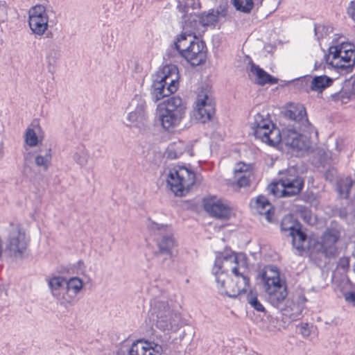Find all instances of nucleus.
<instances>
[{"label":"nucleus","mask_w":355,"mask_h":355,"mask_svg":"<svg viewBox=\"0 0 355 355\" xmlns=\"http://www.w3.org/2000/svg\"><path fill=\"white\" fill-rule=\"evenodd\" d=\"M83 288V282L78 277H72L69 281L66 280V293L72 291L76 295Z\"/></svg>","instance_id":"f704fd0d"},{"label":"nucleus","mask_w":355,"mask_h":355,"mask_svg":"<svg viewBox=\"0 0 355 355\" xmlns=\"http://www.w3.org/2000/svg\"><path fill=\"white\" fill-rule=\"evenodd\" d=\"M321 66V64H319L318 62H315L314 64V70H318Z\"/></svg>","instance_id":"8fccbe9b"},{"label":"nucleus","mask_w":355,"mask_h":355,"mask_svg":"<svg viewBox=\"0 0 355 355\" xmlns=\"http://www.w3.org/2000/svg\"><path fill=\"white\" fill-rule=\"evenodd\" d=\"M354 184V181L350 178L340 179L337 183V191L342 198H347L349 191Z\"/></svg>","instance_id":"c85d7f7f"},{"label":"nucleus","mask_w":355,"mask_h":355,"mask_svg":"<svg viewBox=\"0 0 355 355\" xmlns=\"http://www.w3.org/2000/svg\"><path fill=\"white\" fill-rule=\"evenodd\" d=\"M148 226L157 241L158 248V251L155 254L157 257L159 258L163 256V262L171 260L173 257L175 241L171 226L158 224L155 222H150Z\"/></svg>","instance_id":"0eeeda50"},{"label":"nucleus","mask_w":355,"mask_h":355,"mask_svg":"<svg viewBox=\"0 0 355 355\" xmlns=\"http://www.w3.org/2000/svg\"><path fill=\"white\" fill-rule=\"evenodd\" d=\"M331 98L336 103H347L355 98V76L345 80L340 90L331 94Z\"/></svg>","instance_id":"aec40b11"},{"label":"nucleus","mask_w":355,"mask_h":355,"mask_svg":"<svg viewBox=\"0 0 355 355\" xmlns=\"http://www.w3.org/2000/svg\"><path fill=\"white\" fill-rule=\"evenodd\" d=\"M49 286L52 295L59 298L66 293V279L60 276L53 277L49 280Z\"/></svg>","instance_id":"b1692460"},{"label":"nucleus","mask_w":355,"mask_h":355,"mask_svg":"<svg viewBox=\"0 0 355 355\" xmlns=\"http://www.w3.org/2000/svg\"><path fill=\"white\" fill-rule=\"evenodd\" d=\"M280 184L279 182L276 184H272L268 187L269 192L275 197H284L282 195V189H279L278 185Z\"/></svg>","instance_id":"a19ab883"},{"label":"nucleus","mask_w":355,"mask_h":355,"mask_svg":"<svg viewBox=\"0 0 355 355\" xmlns=\"http://www.w3.org/2000/svg\"><path fill=\"white\" fill-rule=\"evenodd\" d=\"M268 302L274 307L282 310V315L292 321L297 320L302 315L303 306L301 304L292 302L282 308L288 295L284 282L281 281L279 272L273 266L267 268V270L261 275Z\"/></svg>","instance_id":"7ed1b4c3"},{"label":"nucleus","mask_w":355,"mask_h":355,"mask_svg":"<svg viewBox=\"0 0 355 355\" xmlns=\"http://www.w3.org/2000/svg\"><path fill=\"white\" fill-rule=\"evenodd\" d=\"M347 14L354 21H355V0L351 1L347 8Z\"/></svg>","instance_id":"49530a36"},{"label":"nucleus","mask_w":355,"mask_h":355,"mask_svg":"<svg viewBox=\"0 0 355 355\" xmlns=\"http://www.w3.org/2000/svg\"><path fill=\"white\" fill-rule=\"evenodd\" d=\"M195 40H196V37L193 36H189V34L182 31L181 34L177 36L173 45L168 50V57H173L175 55L181 56L183 49L190 45V42H194Z\"/></svg>","instance_id":"4be33fe9"},{"label":"nucleus","mask_w":355,"mask_h":355,"mask_svg":"<svg viewBox=\"0 0 355 355\" xmlns=\"http://www.w3.org/2000/svg\"><path fill=\"white\" fill-rule=\"evenodd\" d=\"M58 60V55L55 50H49L46 55L48 71L53 73Z\"/></svg>","instance_id":"e433bc0d"},{"label":"nucleus","mask_w":355,"mask_h":355,"mask_svg":"<svg viewBox=\"0 0 355 355\" xmlns=\"http://www.w3.org/2000/svg\"><path fill=\"white\" fill-rule=\"evenodd\" d=\"M312 327H313L310 326L308 323H301L297 326L300 334L304 338H307L310 336L311 332V328Z\"/></svg>","instance_id":"ea45409f"},{"label":"nucleus","mask_w":355,"mask_h":355,"mask_svg":"<svg viewBox=\"0 0 355 355\" xmlns=\"http://www.w3.org/2000/svg\"><path fill=\"white\" fill-rule=\"evenodd\" d=\"M61 296L58 298L59 300V304L63 306L65 309L68 310L73 304V302L71 299H67L65 297L64 294H62Z\"/></svg>","instance_id":"79ce46f5"},{"label":"nucleus","mask_w":355,"mask_h":355,"mask_svg":"<svg viewBox=\"0 0 355 355\" xmlns=\"http://www.w3.org/2000/svg\"><path fill=\"white\" fill-rule=\"evenodd\" d=\"M329 55H324L326 63L332 67L352 71L355 65V48L351 44L343 43L338 46H331Z\"/></svg>","instance_id":"6e6552de"},{"label":"nucleus","mask_w":355,"mask_h":355,"mask_svg":"<svg viewBox=\"0 0 355 355\" xmlns=\"http://www.w3.org/2000/svg\"><path fill=\"white\" fill-rule=\"evenodd\" d=\"M212 273L221 295L235 298L245 293L249 287L246 263L245 261L241 263L234 252L217 253Z\"/></svg>","instance_id":"f03ea898"},{"label":"nucleus","mask_w":355,"mask_h":355,"mask_svg":"<svg viewBox=\"0 0 355 355\" xmlns=\"http://www.w3.org/2000/svg\"><path fill=\"white\" fill-rule=\"evenodd\" d=\"M250 206L254 209L255 211L261 215H265L268 222L271 223L272 221V216L274 211L273 208L268 198L264 196H259L255 200H252L250 202Z\"/></svg>","instance_id":"412c9836"},{"label":"nucleus","mask_w":355,"mask_h":355,"mask_svg":"<svg viewBox=\"0 0 355 355\" xmlns=\"http://www.w3.org/2000/svg\"><path fill=\"white\" fill-rule=\"evenodd\" d=\"M166 182L176 196H183L194 184L195 173L184 166H178L170 171Z\"/></svg>","instance_id":"1a4fd4ad"},{"label":"nucleus","mask_w":355,"mask_h":355,"mask_svg":"<svg viewBox=\"0 0 355 355\" xmlns=\"http://www.w3.org/2000/svg\"><path fill=\"white\" fill-rule=\"evenodd\" d=\"M332 31L333 28L330 25L324 24H315L314 25L315 36L316 37L318 41L323 38H325Z\"/></svg>","instance_id":"473e14b6"},{"label":"nucleus","mask_w":355,"mask_h":355,"mask_svg":"<svg viewBox=\"0 0 355 355\" xmlns=\"http://www.w3.org/2000/svg\"><path fill=\"white\" fill-rule=\"evenodd\" d=\"M281 230L284 232H288L291 236V233H293L294 230L301 227L300 224L297 220L293 219L292 215L285 216L281 222Z\"/></svg>","instance_id":"cd10ccee"},{"label":"nucleus","mask_w":355,"mask_h":355,"mask_svg":"<svg viewBox=\"0 0 355 355\" xmlns=\"http://www.w3.org/2000/svg\"><path fill=\"white\" fill-rule=\"evenodd\" d=\"M40 154L35 156V163L38 167L42 168L43 170L46 171L51 162V149L46 148L44 154H42V150H40Z\"/></svg>","instance_id":"bb28decb"},{"label":"nucleus","mask_w":355,"mask_h":355,"mask_svg":"<svg viewBox=\"0 0 355 355\" xmlns=\"http://www.w3.org/2000/svg\"><path fill=\"white\" fill-rule=\"evenodd\" d=\"M285 116L293 124H288L280 130L272 123L268 114L257 113L254 116V121L250 125L257 139L270 146H275L280 141L286 146L299 150L307 149L309 141L300 132H311L306 109L302 104L291 105L286 111Z\"/></svg>","instance_id":"f257e3e1"},{"label":"nucleus","mask_w":355,"mask_h":355,"mask_svg":"<svg viewBox=\"0 0 355 355\" xmlns=\"http://www.w3.org/2000/svg\"><path fill=\"white\" fill-rule=\"evenodd\" d=\"M177 8L180 12H188L189 10L198 9L200 6L199 0H177Z\"/></svg>","instance_id":"c756f323"},{"label":"nucleus","mask_w":355,"mask_h":355,"mask_svg":"<svg viewBox=\"0 0 355 355\" xmlns=\"http://www.w3.org/2000/svg\"><path fill=\"white\" fill-rule=\"evenodd\" d=\"M345 300L355 306V293L353 291L346 292L343 294Z\"/></svg>","instance_id":"a18cd8bd"},{"label":"nucleus","mask_w":355,"mask_h":355,"mask_svg":"<svg viewBox=\"0 0 355 355\" xmlns=\"http://www.w3.org/2000/svg\"><path fill=\"white\" fill-rule=\"evenodd\" d=\"M349 266V259L347 257H342L339 259L337 267L341 268L343 271H346Z\"/></svg>","instance_id":"37998d69"},{"label":"nucleus","mask_w":355,"mask_h":355,"mask_svg":"<svg viewBox=\"0 0 355 355\" xmlns=\"http://www.w3.org/2000/svg\"><path fill=\"white\" fill-rule=\"evenodd\" d=\"M206 46L204 42L198 38L190 42V45L183 49L182 57L184 58L191 65L198 66L206 59Z\"/></svg>","instance_id":"dca6fc26"},{"label":"nucleus","mask_w":355,"mask_h":355,"mask_svg":"<svg viewBox=\"0 0 355 355\" xmlns=\"http://www.w3.org/2000/svg\"><path fill=\"white\" fill-rule=\"evenodd\" d=\"M291 236L293 247L300 252L304 251L306 248L305 243L307 242V236L301 230V227L291 233Z\"/></svg>","instance_id":"a878e982"},{"label":"nucleus","mask_w":355,"mask_h":355,"mask_svg":"<svg viewBox=\"0 0 355 355\" xmlns=\"http://www.w3.org/2000/svg\"><path fill=\"white\" fill-rule=\"evenodd\" d=\"M25 141L28 146L31 147L36 146L38 144V137L32 128H28L25 135Z\"/></svg>","instance_id":"58836bf2"},{"label":"nucleus","mask_w":355,"mask_h":355,"mask_svg":"<svg viewBox=\"0 0 355 355\" xmlns=\"http://www.w3.org/2000/svg\"><path fill=\"white\" fill-rule=\"evenodd\" d=\"M236 10L243 13H250L254 7L253 0H232Z\"/></svg>","instance_id":"72a5a7b5"},{"label":"nucleus","mask_w":355,"mask_h":355,"mask_svg":"<svg viewBox=\"0 0 355 355\" xmlns=\"http://www.w3.org/2000/svg\"><path fill=\"white\" fill-rule=\"evenodd\" d=\"M182 28V31L189 34V36H193L198 38L206 31V27L215 26L218 21L219 15L225 17L227 15V10L223 9L219 10H209L207 13L196 15L193 10H189L188 12H181Z\"/></svg>","instance_id":"39448f33"},{"label":"nucleus","mask_w":355,"mask_h":355,"mask_svg":"<svg viewBox=\"0 0 355 355\" xmlns=\"http://www.w3.org/2000/svg\"><path fill=\"white\" fill-rule=\"evenodd\" d=\"M333 83V79L327 76H316L311 81L310 88L312 91L318 93L329 87Z\"/></svg>","instance_id":"393cba45"},{"label":"nucleus","mask_w":355,"mask_h":355,"mask_svg":"<svg viewBox=\"0 0 355 355\" xmlns=\"http://www.w3.org/2000/svg\"><path fill=\"white\" fill-rule=\"evenodd\" d=\"M186 107L180 97L173 96L168 98L165 110L159 116L161 124L168 131L178 126L185 114Z\"/></svg>","instance_id":"9d476101"},{"label":"nucleus","mask_w":355,"mask_h":355,"mask_svg":"<svg viewBox=\"0 0 355 355\" xmlns=\"http://www.w3.org/2000/svg\"><path fill=\"white\" fill-rule=\"evenodd\" d=\"M250 71L256 76L255 83L257 85L263 86L266 84L275 85L278 83L277 78L271 76L258 65L254 64L252 60L250 61Z\"/></svg>","instance_id":"5701e85b"},{"label":"nucleus","mask_w":355,"mask_h":355,"mask_svg":"<svg viewBox=\"0 0 355 355\" xmlns=\"http://www.w3.org/2000/svg\"><path fill=\"white\" fill-rule=\"evenodd\" d=\"M298 214L303 221L309 225L315 223V219L313 217L311 211L306 207L301 206L298 208Z\"/></svg>","instance_id":"c9c22d12"},{"label":"nucleus","mask_w":355,"mask_h":355,"mask_svg":"<svg viewBox=\"0 0 355 355\" xmlns=\"http://www.w3.org/2000/svg\"><path fill=\"white\" fill-rule=\"evenodd\" d=\"M215 113V104L211 98L203 92L198 94L196 101L193 116L200 123L209 121Z\"/></svg>","instance_id":"4468645a"},{"label":"nucleus","mask_w":355,"mask_h":355,"mask_svg":"<svg viewBox=\"0 0 355 355\" xmlns=\"http://www.w3.org/2000/svg\"><path fill=\"white\" fill-rule=\"evenodd\" d=\"M263 1V0H260V4H262V1Z\"/></svg>","instance_id":"3c124183"},{"label":"nucleus","mask_w":355,"mask_h":355,"mask_svg":"<svg viewBox=\"0 0 355 355\" xmlns=\"http://www.w3.org/2000/svg\"><path fill=\"white\" fill-rule=\"evenodd\" d=\"M179 71L175 64H166L153 75L150 95L157 102L175 93L179 86Z\"/></svg>","instance_id":"20e7f679"},{"label":"nucleus","mask_w":355,"mask_h":355,"mask_svg":"<svg viewBox=\"0 0 355 355\" xmlns=\"http://www.w3.org/2000/svg\"><path fill=\"white\" fill-rule=\"evenodd\" d=\"M340 233L338 231L331 229L327 230L322 235L320 244L321 252L326 257H333L337 253L336 243L338 241Z\"/></svg>","instance_id":"6ab92c4d"},{"label":"nucleus","mask_w":355,"mask_h":355,"mask_svg":"<svg viewBox=\"0 0 355 355\" xmlns=\"http://www.w3.org/2000/svg\"><path fill=\"white\" fill-rule=\"evenodd\" d=\"M248 302L250 305L257 311L263 312L265 308L257 299V295H254L252 291L248 295Z\"/></svg>","instance_id":"4c0bfd02"},{"label":"nucleus","mask_w":355,"mask_h":355,"mask_svg":"<svg viewBox=\"0 0 355 355\" xmlns=\"http://www.w3.org/2000/svg\"><path fill=\"white\" fill-rule=\"evenodd\" d=\"M49 7L44 4H36L28 10V25L35 35L42 36L47 31L49 20Z\"/></svg>","instance_id":"ddd939ff"},{"label":"nucleus","mask_w":355,"mask_h":355,"mask_svg":"<svg viewBox=\"0 0 355 355\" xmlns=\"http://www.w3.org/2000/svg\"><path fill=\"white\" fill-rule=\"evenodd\" d=\"M266 4H272V6L270 8L271 10H270V13L275 12L279 5L280 4V0H265Z\"/></svg>","instance_id":"de8ad7c7"},{"label":"nucleus","mask_w":355,"mask_h":355,"mask_svg":"<svg viewBox=\"0 0 355 355\" xmlns=\"http://www.w3.org/2000/svg\"><path fill=\"white\" fill-rule=\"evenodd\" d=\"M132 103H136L135 108L133 111L128 113L126 118L128 123L126 125L143 129L146 126L148 120L146 103L141 97H135Z\"/></svg>","instance_id":"2eb2a0df"},{"label":"nucleus","mask_w":355,"mask_h":355,"mask_svg":"<svg viewBox=\"0 0 355 355\" xmlns=\"http://www.w3.org/2000/svg\"><path fill=\"white\" fill-rule=\"evenodd\" d=\"M168 157L170 159H176L178 157V155L176 154V153L170 150H168Z\"/></svg>","instance_id":"09e8293b"},{"label":"nucleus","mask_w":355,"mask_h":355,"mask_svg":"<svg viewBox=\"0 0 355 355\" xmlns=\"http://www.w3.org/2000/svg\"><path fill=\"white\" fill-rule=\"evenodd\" d=\"M80 147L73 153V159L80 167L85 166L89 159V153L83 146Z\"/></svg>","instance_id":"2f4dec72"},{"label":"nucleus","mask_w":355,"mask_h":355,"mask_svg":"<svg viewBox=\"0 0 355 355\" xmlns=\"http://www.w3.org/2000/svg\"><path fill=\"white\" fill-rule=\"evenodd\" d=\"M25 232L19 227L15 226L10 231L6 241L5 253L10 257L21 259L28 246Z\"/></svg>","instance_id":"f8f14e48"},{"label":"nucleus","mask_w":355,"mask_h":355,"mask_svg":"<svg viewBox=\"0 0 355 355\" xmlns=\"http://www.w3.org/2000/svg\"><path fill=\"white\" fill-rule=\"evenodd\" d=\"M236 176L237 178V185L239 187H246L250 185L251 172L243 170L242 168H236L235 170Z\"/></svg>","instance_id":"7c9ffc66"},{"label":"nucleus","mask_w":355,"mask_h":355,"mask_svg":"<svg viewBox=\"0 0 355 355\" xmlns=\"http://www.w3.org/2000/svg\"><path fill=\"white\" fill-rule=\"evenodd\" d=\"M163 347L153 341L139 339L128 348L126 355H162Z\"/></svg>","instance_id":"f3484780"},{"label":"nucleus","mask_w":355,"mask_h":355,"mask_svg":"<svg viewBox=\"0 0 355 355\" xmlns=\"http://www.w3.org/2000/svg\"><path fill=\"white\" fill-rule=\"evenodd\" d=\"M152 315L156 317L155 325L162 331H175L178 329L180 316L171 311L168 302L162 298L153 299L151 302Z\"/></svg>","instance_id":"423d86ee"},{"label":"nucleus","mask_w":355,"mask_h":355,"mask_svg":"<svg viewBox=\"0 0 355 355\" xmlns=\"http://www.w3.org/2000/svg\"><path fill=\"white\" fill-rule=\"evenodd\" d=\"M336 175V171L334 168L328 169L324 173L325 179L329 182H333Z\"/></svg>","instance_id":"c03bdc74"},{"label":"nucleus","mask_w":355,"mask_h":355,"mask_svg":"<svg viewBox=\"0 0 355 355\" xmlns=\"http://www.w3.org/2000/svg\"><path fill=\"white\" fill-rule=\"evenodd\" d=\"M279 183L282 187V195L291 197L301 192L304 185V180L295 167H290L279 171Z\"/></svg>","instance_id":"9b49d317"},{"label":"nucleus","mask_w":355,"mask_h":355,"mask_svg":"<svg viewBox=\"0 0 355 355\" xmlns=\"http://www.w3.org/2000/svg\"><path fill=\"white\" fill-rule=\"evenodd\" d=\"M203 205L205 210L213 217L227 219L231 215L230 206L222 200L216 198L205 199Z\"/></svg>","instance_id":"a211bd4d"}]
</instances>
